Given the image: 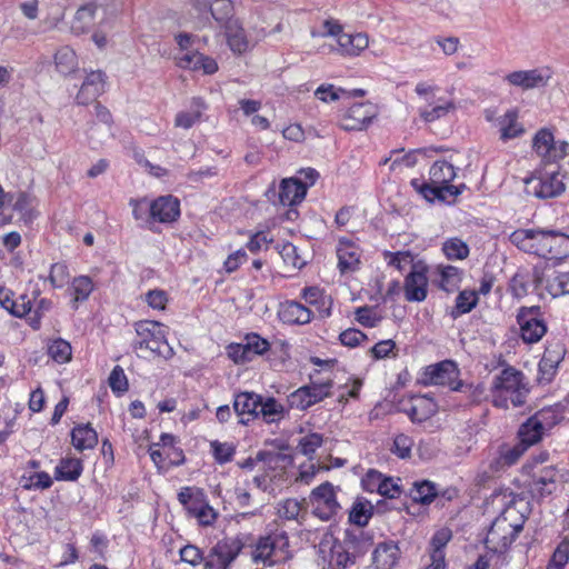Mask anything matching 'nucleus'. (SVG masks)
<instances>
[{
	"label": "nucleus",
	"instance_id": "f257e3e1",
	"mask_svg": "<svg viewBox=\"0 0 569 569\" xmlns=\"http://www.w3.org/2000/svg\"><path fill=\"white\" fill-rule=\"evenodd\" d=\"M529 393L523 373L512 367L503 369L495 377L491 387L492 403L497 408L520 407Z\"/></svg>",
	"mask_w": 569,
	"mask_h": 569
},
{
	"label": "nucleus",
	"instance_id": "f03ea898",
	"mask_svg": "<svg viewBox=\"0 0 569 569\" xmlns=\"http://www.w3.org/2000/svg\"><path fill=\"white\" fill-rule=\"evenodd\" d=\"M455 177L456 171L451 163L436 161L429 171L430 182H423L421 186H418L417 180H413L412 184L428 201H433L435 199L449 201L460 194L462 189L466 188L465 184H449Z\"/></svg>",
	"mask_w": 569,
	"mask_h": 569
},
{
	"label": "nucleus",
	"instance_id": "7ed1b4c3",
	"mask_svg": "<svg viewBox=\"0 0 569 569\" xmlns=\"http://www.w3.org/2000/svg\"><path fill=\"white\" fill-rule=\"evenodd\" d=\"M137 340L133 342L136 351H148L149 353L170 359L174 352L167 340V328L164 325L153 320H140L134 323Z\"/></svg>",
	"mask_w": 569,
	"mask_h": 569
},
{
	"label": "nucleus",
	"instance_id": "20e7f679",
	"mask_svg": "<svg viewBox=\"0 0 569 569\" xmlns=\"http://www.w3.org/2000/svg\"><path fill=\"white\" fill-rule=\"evenodd\" d=\"M559 422L558 413L551 408H543L523 422L518 431L521 443L527 448L542 439L546 431L552 429Z\"/></svg>",
	"mask_w": 569,
	"mask_h": 569
},
{
	"label": "nucleus",
	"instance_id": "39448f33",
	"mask_svg": "<svg viewBox=\"0 0 569 569\" xmlns=\"http://www.w3.org/2000/svg\"><path fill=\"white\" fill-rule=\"evenodd\" d=\"M289 538L284 531L261 537L252 552L253 561L272 566L288 558Z\"/></svg>",
	"mask_w": 569,
	"mask_h": 569
},
{
	"label": "nucleus",
	"instance_id": "423d86ee",
	"mask_svg": "<svg viewBox=\"0 0 569 569\" xmlns=\"http://www.w3.org/2000/svg\"><path fill=\"white\" fill-rule=\"evenodd\" d=\"M523 529L522 523L512 525L506 516L498 517L485 539L486 547L497 553L505 552Z\"/></svg>",
	"mask_w": 569,
	"mask_h": 569
},
{
	"label": "nucleus",
	"instance_id": "0eeeda50",
	"mask_svg": "<svg viewBox=\"0 0 569 569\" xmlns=\"http://www.w3.org/2000/svg\"><path fill=\"white\" fill-rule=\"evenodd\" d=\"M308 503L312 508V513L322 521L333 519L341 509L335 487L329 481L312 489Z\"/></svg>",
	"mask_w": 569,
	"mask_h": 569
},
{
	"label": "nucleus",
	"instance_id": "6e6552de",
	"mask_svg": "<svg viewBox=\"0 0 569 569\" xmlns=\"http://www.w3.org/2000/svg\"><path fill=\"white\" fill-rule=\"evenodd\" d=\"M459 369L456 362L445 360L436 365L428 366L422 375L423 385L443 386L452 391H463L465 385L458 380Z\"/></svg>",
	"mask_w": 569,
	"mask_h": 569
},
{
	"label": "nucleus",
	"instance_id": "1a4fd4ad",
	"mask_svg": "<svg viewBox=\"0 0 569 569\" xmlns=\"http://www.w3.org/2000/svg\"><path fill=\"white\" fill-rule=\"evenodd\" d=\"M242 543L233 538L219 540L204 556L203 569H230L241 552Z\"/></svg>",
	"mask_w": 569,
	"mask_h": 569
},
{
	"label": "nucleus",
	"instance_id": "9d476101",
	"mask_svg": "<svg viewBox=\"0 0 569 569\" xmlns=\"http://www.w3.org/2000/svg\"><path fill=\"white\" fill-rule=\"evenodd\" d=\"M525 190L529 196L549 199L560 196L565 191V183L559 172L551 171L528 178L525 181Z\"/></svg>",
	"mask_w": 569,
	"mask_h": 569
},
{
	"label": "nucleus",
	"instance_id": "9b49d317",
	"mask_svg": "<svg viewBox=\"0 0 569 569\" xmlns=\"http://www.w3.org/2000/svg\"><path fill=\"white\" fill-rule=\"evenodd\" d=\"M332 380L327 379L321 382H311L308 386L300 387L288 396L290 408L306 410L309 407L320 402L330 396Z\"/></svg>",
	"mask_w": 569,
	"mask_h": 569
},
{
	"label": "nucleus",
	"instance_id": "f8f14e48",
	"mask_svg": "<svg viewBox=\"0 0 569 569\" xmlns=\"http://www.w3.org/2000/svg\"><path fill=\"white\" fill-rule=\"evenodd\" d=\"M532 149L541 160L556 162L567 154L568 142L556 141L553 133L547 129H540L532 139Z\"/></svg>",
	"mask_w": 569,
	"mask_h": 569
},
{
	"label": "nucleus",
	"instance_id": "ddd939ff",
	"mask_svg": "<svg viewBox=\"0 0 569 569\" xmlns=\"http://www.w3.org/2000/svg\"><path fill=\"white\" fill-rule=\"evenodd\" d=\"M517 321L526 343L538 342L547 332V326L540 318L539 307H522L517 315Z\"/></svg>",
	"mask_w": 569,
	"mask_h": 569
},
{
	"label": "nucleus",
	"instance_id": "4468645a",
	"mask_svg": "<svg viewBox=\"0 0 569 569\" xmlns=\"http://www.w3.org/2000/svg\"><path fill=\"white\" fill-rule=\"evenodd\" d=\"M551 77V70L548 67H542L510 72L505 77V81L510 86L519 87L522 90H531L546 87Z\"/></svg>",
	"mask_w": 569,
	"mask_h": 569
},
{
	"label": "nucleus",
	"instance_id": "2eb2a0df",
	"mask_svg": "<svg viewBox=\"0 0 569 569\" xmlns=\"http://www.w3.org/2000/svg\"><path fill=\"white\" fill-rule=\"evenodd\" d=\"M543 280H546V290L552 297L569 295V272H558L551 268L535 269L533 281L536 288H540Z\"/></svg>",
	"mask_w": 569,
	"mask_h": 569
},
{
	"label": "nucleus",
	"instance_id": "dca6fc26",
	"mask_svg": "<svg viewBox=\"0 0 569 569\" xmlns=\"http://www.w3.org/2000/svg\"><path fill=\"white\" fill-rule=\"evenodd\" d=\"M376 107L370 102L355 103L342 116L340 127L343 130H362L376 117Z\"/></svg>",
	"mask_w": 569,
	"mask_h": 569
},
{
	"label": "nucleus",
	"instance_id": "f3484780",
	"mask_svg": "<svg viewBox=\"0 0 569 569\" xmlns=\"http://www.w3.org/2000/svg\"><path fill=\"white\" fill-rule=\"evenodd\" d=\"M180 216V202L173 196H161L149 203L148 219L160 223H170Z\"/></svg>",
	"mask_w": 569,
	"mask_h": 569
},
{
	"label": "nucleus",
	"instance_id": "a211bd4d",
	"mask_svg": "<svg viewBox=\"0 0 569 569\" xmlns=\"http://www.w3.org/2000/svg\"><path fill=\"white\" fill-rule=\"evenodd\" d=\"M452 538V532L448 528H441L436 531L430 539L427 553L429 563L425 569H446V547Z\"/></svg>",
	"mask_w": 569,
	"mask_h": 569
},
{
	"label": "nucleus",
	"instance_id": "6ab92c4d",
	"mask_svg": "<svg viewBox=\"0 0 569 569\" xmlns=\"http://www.w3.org/2000/svg\"><path fill=\"white\" fill-rule=\"evenodd\" d=\"M428 279L423 268L413 269L405 280V297L408 301H423L427 297Z\"/></svg>",
	"mask_w": 569,
	"mask_h": 569
},
{
	"label": "nucleus",
	"instance_id": "aec40b11",
	"mask_svg": "<svg viewBox=\"0 0 569 569\" xmlns=\"http://www.w3.org/2000/svg\"><path fill=\"white\" fill-rule=\"evenodd\" d=\"M260 396L254 392H240L233 400V410L240 417L239 422L248 425L250 420L258 418Z\"/></svg>",
	"mask_w": 569,
	"mask_h": 569
},
{
	"label": "nucleus",
	"instance_id": "412c9836",
	"mask_svg": "<svg viewBox=\"0 0 569 569\" xmlns=\"http://www.w3.org/2000/svg\"><path fill=\"white\" fill-rule=\"evenodd\" d=\"M106 76L102 71H91L83 81L78 94L77 101L80 104H88L94 101L103 91Z\"/></svg>",
	"mask_w": 569,
	"mask_h": 569
},
{
	"label": "nucleus",
	"instance_id": "4be33fe9",
	"mask_svg": "<svg viewBox=\"0 0 569 569\" xmlns=\"http://www.w3.org/2000/svg\"><path fill=\"white\" fill-rule=\"evenodd\" d=\"M337 257L341 273L353 272L359 268L360 251L352 241L340 239L337 247Z\"/></svg>",
	"mask_w": 569,
	"mask_h": 569
},
{
	"label": "nucleus",
	"instance_id": "5701e85b",
	"mask_svg": "<svg viewBox=\"0 0 569 569\" xmlns=\"http://www.w3.org/2000/svg\"><path fill=\"white\" fill-rule=\"evenodd\" d=\"M308 190V184L302 183L299 178H287L280 183L279 201L282 206H295L300 203Z\"/></svg>",
	"mask_w": 569,
	"mask_h": 569
},
{
	"label": "nucleus",
	"instance_id": "b1692460",
	"mask_svg": "<svg viewBox=\"0 0 569 569\" xmlns=\"http://www.w3.org/2000/svg\"><path fill=\"white\" fill-rule=\"evenodd\" d=\"M400 557L398 545L393 541L380 542L372 552L375 569H392Z\"/></svg>",
	"mask_w": 569,
	"mask_h": 569
},
{
	"label": "nucleus",
	"instance_id": "393cba45",
	"mask_svg": "<svg viewBox=\"0 0 569 569\" xmlns=\"http://www.w3.org/2000/svg\"><path fill=\"white\" fill-rule=\"evenodd\" d=\"M341 542L355 561L366 555L372 546L371 537L359 528L355 530H346L345 538Z\"/></svg>",
	"mask_w": 569,
	"mask_h": 569
},
{
	"label": "nucleus",
	"instance_id": "a878e982",
	"mask_svg": "<svg viewBox=\"0 0 569 569\" xmlns=\"http://www.w3.org/2000/svg\"><path fill=\"white\" fill-rule=\"evenodd\" d=\"M566 350L561 343L550 345L546 348L543 356L539 362V372L542 379L550 381L555 376L559 363L565 357Z\"/></svg>",
	"mask_w": 569,
	"mask_h": 569
},
{
	"label": "nucleus",
	"instance_id": "bb28decb",
	"mask_svg": "<svg viewBox=\"0 0 569 569\" xmlns=\"http://www.w3.org/2000/svg\"><path fill=\"white\" fill-rule=\"evenodd\" d=\"M279 317L284 323L306 325L312 319V311L297 301H286L281 305Z\"/></svg>",
	"mask_w": 569,
	"mask_h": 569
},
{
	"label": "nucleus",
	"instance_id": "cd10ccee",
	"mask_svg": "<svg viewBox=\"0 0 569 569\" xmlns=\"http://www.w3.org/2000/svg\"><path fill=\"white\" fill-rule=\"evenodd\" d=\"M13 297L11 289L0 287V306L13 317L22 318L31 311V301L26 296H20L18 299Z\"/></svg>",
	"mask_w": 569,
	"mask_h": 569
},
{
	"label": "nucleus",
	"instance_id": "c85d7f7f",
	"mask_svg": "<svg viewBox=\"0 0 569 569\" xmlns=\"http://www.w3.org/2000/svg\"><path fill=\"white\" fill-rule=\"evenodd\" d=\"M518 119L519 112L517 109H510L496 119V127L499 129L502 141L515 139L525 132V128Z\"/></svg>",
	"mask_w": 569,
	"mask_h": 569
},
{
	"label": "nucleus",
	"instance_id": "c756f323",
	"mask_svg": "<svg viewBox=\"0 0 569 569\" xmlns=\"http://www.w3.org/2000/svg\"><path fill=\"white\" fill-rule=\"evenodd\" d=\"M546 240L547 256L545 259L562 260L569 256V236L548 230Z\"/></svg>",
	"mask_w": 569,
	"mask_h": 569
},
{
	"label": "nucleus",
	"instance_id": "7c9ffc66",
	"mask_svg": "<svg viewBox=\"0 0 569 569\" xmlns=\"http://www.w3.org/2000/svg\"><path fill=\"white\" fill-rule=\"evenodd\" d=\"M338 51L343 56H358L361 51H363L368 44L369 39L365 33H356L349 34L343 33L339 34L337 39Z\"/></svg>",
	"mask_w": 569,
	"mask_h": 569
},
{
	"label": "nucleus",
	"instance_id": "2f4dec72",
	"mask_svg": "<svg viewBox=\"0 0 569 569\" xmlns=\"http://www.w3.org/2000/svg\"><path fill=\"white\" fill-rule=\"evenodd\" d=\"M224 30L228 46L232 52L241 54L249 49L246 32L237 19L228 21L224 26Z\"/></svg>",
	"mask_w": 569,
	"mask_h": 569
},
{
	"label": "nucleus",
	"instance_id": "473e14b6",
	"mask_svg": "<svg viewBox=\"0 0 569 569\" xmlns=\"http://www.w3.org/2000/svg\"><path fill=\"white\" fill-rule=\"evenodd\" d=\"M71 441L79 451L92 449L98 443V433L90 423L79 425L71 431Z\"/></svg>",
	"mask_w": 569,
	"mask_h": 569
},
{
	"label": "nucleus",
	"instance_id": "72a5a7b5",
	"mask_svg": "<svg viewBox=\"0 0 569 569\" xmlns=\"http://www.w3.org/2000/svg\"><path fill=\"white\" fill-rule=\"evenodd\" d=\"M97 9L98 7L96 3H87L81 6L74 14L72 30L77 33L88 32L93 26Z\"/></svg>",
	"mask_w": 569,
	"mask_h": 569
},
{
	"label": "nucleus",
	"instance_id": "f704fd0d",
	"mask_svg": "<svg viewBox=\"0 0 569 569\" xmlns=\"http://www.w3.org/2000/svg\"><path fill=\"white\" fill-rule=\"evenodd\" d=\"M54 63L57 70L63 76L74 72L78 68V58L74 50L69 46L59 48L54 54Z\"/></svg>",
	"mask_w": 569,
	"mask_h": 569
},
{
	"label": "nucleus",
	"instance_id": "c9c22d12",
	"mask_svg": "<svg viewBox=\"0 0 569 569\" xmlns=\"http://www.w3.org/2000/svg\"><path fill=\"white\" fill-rule=\"evenodd\" d=\"M455 109L456 106L452 100L439 98L436 101L433 100V104L420 109L419 114L426 122H433Z\"/></svg>",
	"mask_w": 569,
	"mask_h": 569
},
{
	"label": "nucleus",
	"instance_id": "e433bc0d",
	"mask_svg": "<svg viewBox=\"0 0 569 569\" xmlns=\"http://www.w3.org/2000/svg\"><path fill=\"white\" fill-rule=\"evenodd\" d=\"M71 295L73 299L71 307L73 310L78 309V303L86 301L93 290V282L88 276L76 277L71 282Z\"/></svg>",
	"mask_w": 569,
	"mask_h": 569
},
{
	"label": "nucleus",
	"instance_id": "4c0bfd02",
	"mask_svg": "<svg viewBox=\"0 0 569 569\" xmlns=\"http://www.w3.org/2000/svg\"><path fill=\"white\" fill-rule=\"evenodd\" d=\"M82 472V463L76 458L61 459L56 467L54 477L57 480L76 481Z\"/></svg>",
	"mask_w": 569,
	"mask_h": 569
},
{
	"label": "nucleus",
	"instance_id": "58836bf2",
	"mask_svg": "<svg viewBox=\"0 0 569 569\" xmlns=\"http://www.w3.org/2000/svg\"><path fill=\"white\" fill-rule=\"evenodd\" d=\"M179 502L184 507L188 515L191 516L199 509L201 505L207 502L202 490L190 487L182 488L178 495Z\"/></svg>",
	"mask_w": 569,
	"mask_h": 569
},
{
	"label": "nucleus",
	"instance_id": "ea45409f",
	"mask_svg": "<svg viewBox=\"0 0 569 569\" xmlns=\"http://www.w3.org/2000/svg\"><path fill=\"white\" fill-rule=\"evenodd\" d=\"M437 271L439 273V287L447 291L453 292L459 288L461 282V271L453 266H438Z\"/></svg>",
	"mask_w": 569,
	"mask_h": 569
},
{
	"label": "nucleus",
	"instance_id": "a19ab883",
	"mask_svg": "<svg viewBox=\"0 0 569 569\" xmlns=\"http://www.w3.org/2000/svg\"><path fill=\"white\" fill-rule=\"evenodd\" d=\"M356 563L347 548L339 540H335L330 548L329 565L332 569H346Z\"/></svg>",
	"mask_w": 569,
	"mask_h": 569
},
{
	"label": "nucleus",
	"instance_id": "79ce46f5",
	"mask_svg": "<svg viewBox=\"0 0 569 569\" xmlns=\"http://www.w3.org/2000/svg\"><path fill=\"white\" fill-rule=\"evenodd\" d=\"M192 111H181L177 113L174 119V126L183 129L191 128L201 117L202 109H204V102L201 98L192 99Z\"/></svg>",
	"mask_w": 569,
	"mask_h": 569
},
{
	"label": "nucleus",
	"instance_id": "37998d69",
	"mask_svg": "<svg viewBox=\"0 0 569 569\" xmlns=\"http://www.w3.org/2000/svg\"><path fill=\"white\" fill-rule=\"evenodd\" d=\"M284 409L274 398H267L264 401L260 396L258 417H261L267 423L274 422L283 416Z\"/></svg>",
	"mask_w": 569,
	"mask_h": 569
},
{
	"label": "nucleus",
	"instance_id": "c03bdc74",
	"mask_svg": "<svg viewBox=\"0 0 569 569\" xmlns=\"http://www.w3.org/2000/svg\"><path fill=\"white\" fill-rule=\"evenodd\" d=\"M373 512V506L370 501L358 499L352 505L349 512V520L359 527H365Z\"/></svg>",
	"mask_w": 569,
	"mask_h": 569
},
{
	"label": "nucleus",
	"instance_id": "a18cd8bd",
	"mask_svg": "<svg viewBox=\"0 0 569 569\" xmlns=\"http://www.w3.org/2000/svg\"><path fill=\"white\" fill-rule=\"evenodd\" d=\"M209 9L213 19L221 26H226L228 21H233V4L231 0H211Z\"/></svg>",
	"mask_w": 569,
	"mask_h": 569
},
{
	"label": "nucleus",
	"instance_id": "49530a36",
	"mask_svg": "<svg viewBox=\"0 0 569 569\" xmlns=\"http://www.w3.org/2000/svg\"><path fill=\"white\" fill-rule=\"evenodd\" d=\"M410 496L417 502L429 505L437 496L436 485L428 480L415 482L413 488L410 491Z\"/></svg>",
	"mask_w": 569,
	"mask_h": 569
},
{
	"label": "nucleus",
	"instance_id": "de8ad7c7",
	"mask_svg": "<svg viewBox=\"0 0 569 569\" xmlns=\"http://www.w3.org/2000/svg\"><path fill=\"white\" fill-rule=\"evenodd\" d=\"M557 471L553 467H547L535 473L532 477L533 486L541 493H551L555 489Z\"/></svg>",
	"mask_w": 569,
	"mask_h": 569
},
{
	"label": "nucleus",
	"instance_id": "09e8293b",
	"mask_svg": "<svg viewBox=\"0 0 569 569\" xmlns=\"http://www.w3.org/2000/svg\"><path fill=\"white\" fill-rule=\"evenodd\" d=\"M478 297L473 291H461L456 299L455 308L450 312L451 317L456 319L459 316L471 311L476 307Z\"/></svg>",
	"mask_w": 569,
	"mask_h": 569
},
{
	"label": "nucleus",
	"instance_id": "8fccbe9b",
	"mask_svg": "<svg viewBox=\"0 0 569 569\" xmlns=\"http://www.w3.org/2000/svg\"><path fill=\"white\" fill-rule=\"evenodd\" d=\"M48 355L54 361L66 363L71 359V345L67 340L58 338L48 346Z\"/></svg>",
	"mask_w": 569,
	"mask_h": 569
},
{
	"label": "nucleus",
	"instance_id": "3c124183",
	"mask_svg": "<svg viewBox=\"0 0 569 569\" xmlns=\"http://www.w3.org/2000/svg\"><path fill=\"white\" fill-rule=\"evenodd\" d=\"M442 251L445 256L450 259L462 260L469 254L468 244L459 238H450L443 242Z\"/></svg>",
	"mask_w": 569,
	"mask_h": 569
},
{
	"label": "nucleus",
	"instance_id": "603ef678",
	"mask_svg": "<svg viewBox=\"0 0 569 569\" xmlns=\"http://www.w3.org/2000/svg\"><path fill=\"white\" fill-rule=\"evenodd\" d=\"M302 510V502L295 498H288L278 503L277 513L286 520H298Z\"/></svg>",
	"mask_w": 569,
	"mask_h": 569
},
{
	"label": "nucleus",
	"instance_id": "864d4df0",
	"mask_svg": "<svg viewBox=\"0 0 569 569\" xmlns=\"http://www.w3.org/2000/svg\"><path fill=\"white\" fill-rule=\"evenodd\" d=\"M279 253L283 262L295 269H301L306 264V260L298 253V248L291 242H284L279 247Z\"/></svg>",
	"mask_w": 569,
	"mask_h": 569
},
{
	"label": "nucleus",
	"instance_id": "5fc2aeb1",
	"mask_svg": "<svg viewBox=\"0 0 569 569\" xmlns=\"http://www.w3.org/2000/svg\"><path fill=\"white\" fill-rule=\"evenodd\" d=\"M33 198L26 193L19 192L13 203V210L20 214V219L24 222L30 221L33 218L32 209Z\"/></svg>",
	"mask_w": 569,
	"mask_h": 569
},
{
	"label": "nucleus",
	"instance_id": "6e6d98bb",
	"mask_svg": "<svg viewBox=\"0 0 569 569\" xmlns=\"http://www.w3.org/2000/svg\"><path fill=\"white\" fill-rule=\"evenodd\" d=\"M356 320L363 327L375 328L381 321V317L375 311L373 307L363 306L355 311Z\"/></svg>",
	"mask_w": 569,
	"mask_h": 569
},
{
	"label": "nucleus",
	"instance_id": "4d7b16f0",
	"mask_svg": "<svg viewBox=\"0 0 569 569\" xmlns=\"http://www.w3.org/2000/svg\"><path fill=\"white\" fill-rule=\"evenodd\" d=\"M247 350L249 351L251 360L256 356H262L270 349L268 340L261 338L257 333H251L246 337Z\"/></svg>",
	"mask_w": 569,
	"mask_h": 569
},
{
	"label": "nucleus",
	"instance_id": "13d9d810",
	"mask_svg": "<svg viewBox=\"0 0 569 569\" xmlns=\"http://www.w3.org/2000/svg\"><path fill=\"white\" fill-rule=\"evenodd\" d=\"M323 442L322 436L319 433H309L302 437L298 443V451L305 456L311 457Z\"/></svg>",
	"mask_w": 569,
	"mask_h": 569
},
{
	"label": "nucleus",
	"instance_id": "bf43d9fd",
	"mask_svg": "<svg viewBox=\"0 0 569 569\" xmlns=\"http://www.w3.org/2000/svg\"><path fill=\"white\" fill-rule=\"evenodd\" d=\"M509 239L511 243L518 247L520 250L531 253L532 229L516 230L510 234Z\"/></svg>",
	"mask_w": 569,
	"mask_h": 569
},
{
	"label": "nucleus",
	"instance_id": "052dcab7",
	"mask_svg": "<svg viewBox=\"0 0 569 569\" xmlns=\"http://www.w3.org/2000/svg\"><path fill=\"white\" fill-rule=\"evenodd\" d=\"M435 405L426 399H419L417 403L411 407L410 417L412 421H423L435 413Z\"/></svg>",
	"mask_w": 569,
	"mask_h": 569
},
{
	"label": "nucleus",
	"instance_id": "680f3d73",
	"mask_svg": "<svg viewBox=\"0 0 569 569\" xmlns=\"http://www.w3.org/2000/svg\"><path fill=\"white\" fill-rule=\"evenodd\" d=\"M413 443V440L409 436L403 433L397 435L391 451L401 459L409 458Z\"/></svg>",
	"mask_w": 569,
	"mask_h": 569
},
{
	"label": "nucleus",
	"instance_id": "e2e57ef3",
	"mask_svg": "<svg viewBox=\"0 0 569 569\" xmlns=\"http://www.w3.org/2000/svg\"><path fill=\"white\" fill-rule=\"evenodd\" d=\"M190 517L197 519L200 526L208 527L214 523L218 512L207 501L204 505H201L199 509H196V512Z\"/></svg>",
	"mask_w": 569,
	"mask_h": 569
},
{
	"label": "nucleus",
	"instance_id": "0e129e2a",
	"mask_svg": "<svg viewBox=\"0 0 569 569\" xmlns=\"http://www.w3.org/2000/svg\"><path fill=\"white\" fill-rule=\"evenodd\" d=\"M180 559L183 562L191 565L192 567H197L204 560V555L202 551L194 545H186L179 551Z\"/></svg>",
	"mask_w": 569,
	"mask_h": 569
},
{
	"label": "nucleus",
	"instance_id": "69168bd1",
	"mask_svg": "<svg viewBox=\"0 0 569 569\" xmlns=\"http://www.w3.org/2000/svg\"><path fill=\"white\" fill-rule=\"evenodd\" d=\"M69 278L68 267L64 263H53L50 268L49 281L54 288H62Z\"/></svg>",
	"mask_w": 569,
	"mask_h": 569
},
{
	"label": "nucleus",
	"instance_id": "338daca9",
	"mask_svg": "<svg viewBox=\"0 0 569 569\" xmlns=\"http://www.w3.org/2000/svg\"><path fill=\"white\" fill-rule=\"evenodd\" d=\"M109 386L113 392L121 393L128 390V379L123 369L116 366L109 376Z\"/></svg>",
	"mask_w": 569,
	"mask_h": 569
},
{
	"label": "nucleus",
	"instance_id": "774afa93",
	"mask_svg": "<svg viewBox=\"0 0 569 569\" xmlns=\"http://www.w3.org/2000/svg\"><path fill=\"white\" fill-rule=\"evenodd\" d=\"M569 560V545L560 543L555 550L548 569H562Z\"/></svg>",
	"mask_w": 569,
	"mask_h": 569
}]
</instances>
